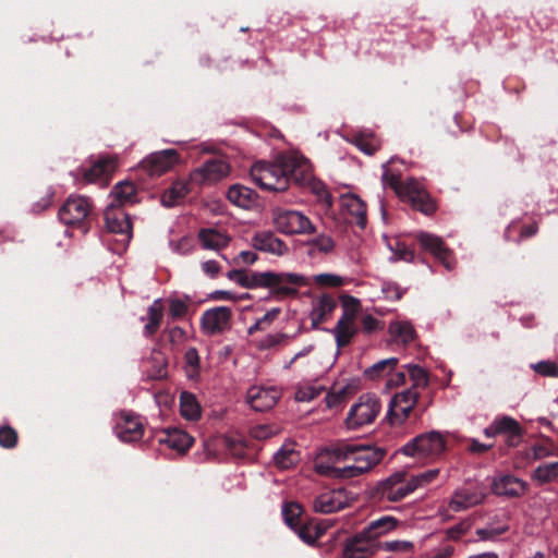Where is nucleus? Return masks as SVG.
I'll return each mask as SVG.
<instances>
[{
    "instance_id": "obj_52",
    "label": "nucleus",
    "mask_w": 558,
    "mask_h": 558,
    "mask_svg": "<svg viewBox=\"0 0 558 558\" xmlns=\"http://www.w3.org/2000/svg\"><path fill=\"white\" fill-rule=\"evenodd\" d=\"M381 292L385 299L390 301H398L403 294V290H401L397 283L391 281H386L383 283Z\"/></svg>"
},
{
    "instance_id": "obj_37",
    "label": "nucleus",
    "mask_w": 558,
    "mask_h": 558,
    "mask_svg": "<svg viewBox=\"0 0 558 558\" xmlns=\"http://www.w3.org/2000/svg\"><path fill=\"white\" fill-rule=\"evenodd\" d=\"M499 435H506L509 440L520 438L523 429L519 422L513 417L504 415L498 416L494 420Z\"/></svg>"
},
{
    "instance_id": "obj_25",
    "label": "nucleus",
    "mask_w": 558,
    "mask_h": 558,
    "mask_svg": "<svg viewBox=\"0 0 558 558\" xmlns=\"http://www.w3.org/2000/svg\"><path fill=\"white\" fill-rule=\"evenodd\" d=\"M344 507V496L340 490L325 492L318 495L313 501L316 512L331 513Z\"/></svg>"
},
{
    "instance_id": "obj_15",
    "label": "nucleus",
    "mask_w": 558,
    "mask_h": 558,
    "mask_svg": "<svg viewBox=\"0 0 558 558\" xmlns=\"http://www.w3.org/2000/svg\"><path fill=\"white\" fill-rule=\"evenodd\" d=\"M281 395L277 387L253 386L247 390L246 401L252 409L263 412L272 409Z\"/></svg>"
},
{
    "instance_id": "obj_16",
    "label": "nucleus",
    "mask_w": 558,
    "mask_h": 558,
    "mask_svg": "<svg viewBox=\"0 0 558 558\" xmlns=\"http://www.w3.org/2000/svg\"><path fill=\"white\" fill-rule=\"evenodd\" d=\"M231 316V308L227 306L207 310L201 319L202 328L207 335L220 333L229 328Z\"/></svg>"
},
{
    "instance_id": "obj_24",
    "label": "nucleus",
    "mask_w": 558,
    "mask_h": 558,
    "mask_svg": "<svg viewBox=\"0 0 558 558\" xmlns=\"http://www.w3.org/2000/svg\"><path fill=\"white\" fill-rule=\"evenodd\" d=\"M342 208L350 215L351 222L361 229L366 226V204L356 195L345 194L341 197Z\"/></svg>"
},
{
    "instance_id": "obj_23",
    "label": "nucleus",
    "mask_w": 558,
    "mask_h": 558,
    "mask_svg": "<svg viewBox=\"0 0 558 558\" xmlns=\"http://www.w3.org/2000/svg\"><path fill=\"white\" fill-rule=\"evenodd\" d=\"M116 162L112 158H99L84 171V178L88 183H107L109 177L114 171Z\"/></svg>"
},
{
    "instance_id": "obj_28",
    "label": "nucleus",
    "mask_w": 558,
    "mask_h": 558,
    "mask_svg": "<svg viewBox=\"0 0 558 558\" xmlns=\"http://www.w3.org/2000/svg\"><path fill=\"white\" fill-rule=\"evenodd\" d=\"M399 521L391 515H384L377 520L369 522V524L363 530L364 535L376 541L388 534L389 532L397 529Z\"/></svg>"
},
{
    "instance_id": "obj_59",
    "label": "nucleus",
    "mask_w": 558,
    "mask_h": 558,
    "mask_svg": "<svg viewBox=\"0 0 558 558\" xmlns=\"http://www.w3.org/2000/svg\"><path fill=\"white\" fill-rule=\"evenodd\" d=\"M361 323H362L363 330L367 333H371V332H374L377 330H381L384 328V323L381 320H378L377 318H375L372 315H365L362 318Z\"/></svg>"
},
{
    "instance_id": "obj_63",
    "label": "nucleus",
    "mask_w": 558,
    "mask_h": 558,
    "mask_svg": "<svg viewBox=\"0 0 558 558\" xmlns=\"http://www.w3.org/2000/svg\"><path fill=\"white\" fill-rule=\"evenodd\" d=\"M227 277L238 283L240 287L247 289V272L241 269H232L228 271Z\"/></svg>"
},
{
    "instance_id": "obj_35",
    "label": "nucleus",
    "mask_w": 558,
    "mask_h": 558,
    "mask_svg": "<svg viewBox=\"0 0 558 558\" xmlns=\"http://www.w3.org/2000/svg\"><path fill=\"white\" fill-rule=\"evenodd\" d=\"M389 333L391 337L403 344L414 341L416 332L410 322L396 320L389 324Z\"/></svg>"
},
{
    "instance_id": "obj_3",
    "label": "nucleus",
    "mask_w": 558,
    "mask_h": 558,
    "mask_svg": "<svg viewBox=\"0 0 558 558\" xmlns=\"http://www.w3.org/2000/svg\"><path fill=\"white\" fill-rule=\"evenodd\" d=\"M307 284L304 276L293 272H247V289L266 288L277 296L296 295L298 288Z\"/></svg>"
},
{
    "instance_id": "obj_7",
    "label": "nucleus",
    "mask_w": 558,
    "mask_h": 558,
    "mask_svg": "<svg viewBox=\"0 0 558 558\" xmlns=\"http://www.w3.org/2000/svg\"><path fill=\"white\" fill-rule=\"evenodd\" d=\"M360 301L348 296L343 300V313L338 319L336 326L330 330L333 335L337 347L343 348L350 344L357 332L355 318L360 311Z\"/></svg>"
},
{
    "instance_id": "obj_46",
    "label": "nucleus",
    "mask_w": 558,
    "mask_h": 558,
    "mask_svg": "<svg viewBox=\"0 0 558 558\" xmlns=\"http://www.w3.org/2000/svg\"><path fill=\"white\" fill-rule=\"evenodd\" d=\"M409 376L413 383V389L417 387H426L428 384L427 373L424 368L417 365L408 366Z\"/></svg>"
},
{
    "instance_id": "obj_31",
    "label": "nucleus",
    "mask_w": 558,
    "mask_h": 558,
    "mask_svg": "<svg viewBox=\"0 0 558 558\" xmlns=\"http://www.w3.org/2000/svg\"><path fill=\"white\" fill-rule=\"evenodd\" d=\"M202 244H227L234 241L233 235L223 227L216 226L202 229L198 233Z\"/></svg>"
},
{
    "instance_id": "obj_6",
    "label": "nucleus",
    "mask_w": 558,
    "mask_h": 558,
    "mask_svg": "<svg viewBox=\"0 0 558 558\" xmlns=\"http://www.w3.org/2000/svg\"><path fill=\"white\" fill-rule=\"evenodd\" d=\"M445 450L446 440L444 436L437 432L422 434L402 447L404 454L426 460L438 458Z\"/></svg>"
},
{
    "instance_id": "obj_26",
    "label": "nucleus",
    "mask_w": 558,
    "mask_h": 558,
    "mask_svg": "<svg viewBox=\"0 0 558 558\" xmlns=\"http://www.w3.org/2000/svg\"><path fill=\"white\" fill-rule=\"evenodd\" d=\"M228 199L235 206L243 209H251L257 204V193L244 185L233 184L227 192Z\"/></svg>"
},
{
    "instance_id": "obj_8",
    "label": "nucleus",
    "mask_w": 558,
    "mask_h": 558,
    "mask_svg": "<svg viewBox=\"0 0 558 558\" xmlns=\"http://www.w3.org/2000/svg\"><path fill=\"white\" fill-rule=\"evenodd\" d=\"M347 441H339L320 450L314 462L315 472L323 476L340 480V473L336 471H341V466L338 464L343 463L347 459Z\"/></svg>"
},
{
    "instance_id": "obj_58",
    "label": "nucleus",
    "mask_w": 558,
    "mask_h": 558,
    "mask_svg": "<svg viewBox=\"0 0 558 558\" xmlns=\"http://www.w3.org/2000/svg\"><path fill=\"white\" fill-rule=\"evenodd\" d=\"M186 312H187V305L185 304V302H183V301H181L179 299L170 301V303H169V315L173 319H177V318H180V317L184 316Z\"/></svg>"
},
{
    "instance_id": "obj_5",
    "label": "nucleus",
    "mask_w": 558,
    "mask_h": 558,
    "mask_svg": "<svg viewBox=\"0 0 558 558\" xmlns=\"http://www.w3.org/2000/svg\"><path fill=\"white\" fill-rule=\"evenodd\" d=\"M380 411V399L374 393H364L351 405L344 425L349 430L360 429L373 424Z\"/></svg>"
},
{
    "instance_id": "obj_9",
    "label": "nucleus",
    "mask_w": 558,
    "mask_h": 558,
    "mask_svg": "<svg viewBox=\"0 0 558 558\" xmlns=\"http://www.w3.org/2000/svg\"><path fill=\"white\" fill-rule=\"evenodd\" d=\"M278 230L287 234H305L315 231L310 219L301 211L276 208L272 211Z\"/></svg>"
},
{
    "instance_id": "obj_54",
    "label": "nucleus",
    "mask_w": 558,
    "mask_h": 558,
    "mask_svg": "<svg viewBox=\"0 0 558 558\" xmlns=\"http://www.w3.org/2000/svg\"><path fill=\"white\" fill-rule=\"evenodd\" d=\"M345 388L327 393L325 402L328 409H338L344 401Z\"/></svg>"
},
{
    "instance_id": "obj_53",
    "label": "nucleus",
    "mask_w": 558,
    "mask_h": 558,
    "mask_svg": "<svg viewBox=\"0 0 558 558\" xmlns=\"http://www.w3.org/2000/svg\"><path fill=\"white\" fill-rule=\"evenodd\" d=\"M315 282L324 287H340L343 284V278L331 274H320L315 276Z\"/></svg>"
},
{
    "instance_id": "obj_12",
    "label": "nucleus",
    "mask_w": 558,
    "mask_h": 558,
    "mask_svg": "<svg viewBox=\"0 0 558 558\" xmlns=\"http://www.w3.org/2000/svg\"><path fill=\"white\" fill-rule=\"evenodd\" d=\"M418 393L410 388L396 393L389 403L388 420L391 425H401L416 405Z\"/></svg>"
},
{
    "instance_id": "obj_62",
    "label": "nucleus",
    "mask_w": 558,
    "mask_h": 558,
    "mask_svg": "<svg viewBox=\"0 0 558 558\" xmlns=\"http://www.w3.org/2000/svg\"><path fill=\"white\" fill-rule=\"evenodd\" d=\"M417 244H422V245H425V244H442L444 243V240L435 234H432V233H428V232H423V231H420L415 234V239H414Z\"/></svg>"
},
{
    "instance_id": "obj_56",
    "label": "nucleus",
    "mask_w": 558,
    "mask_h": 558,
    "mask_svg": "<svg viewBox=\"0 0 558 558\" xmlns=\"http://www.w3.org/2000/svg\"><path fill=\"white\" fill-rule=\"evenodd\" d=\"M257 254L254 251H242L233 257V264L236 266L252 265L257 260Z\"/></svg>"
},
{
    "instance_id": "obj_64",
    "label": "nucleus",
    "mask_w": 558,
    "mask_h": 558,
    "mask_svg": "<svg viewBox=\"0 0 558 558\" xmlns=\"http://www.w3.org/2000/svg\"><path fill=\"white\" fill-rule=\"evenodd\" d=\"M404 383H405V374L403 372H396V373L392 372L388 376V379L386 383V388L387 389L396 388V387L403 385Z\"/></svg>"
},
{
    "instance_id": "obj_2",
    "label": "nucleus",
    "mask_w": 558,
    "mask_h": 558,
    "mask_svg": "<svg viewBox=\"0 0 558 558\" xmlns=\"http://www.w3.org/2000/svg\"><path fill=\"white\" fill-rule=\"evenodd\" d=\"M392 161L391 159L388 163L383 165L381 181L384 186L391 187L402 201L410 203L414 209L425 215L434 213L435 203L423 185L412 178L402 182L400 177L390 168Z\"/></svg>"
},
{
    "instance_id": "obj_49",
    "label": "nucleus",
    "mask_w": 558,
    "mask_h": 558,
    "mask_svg": "<svg viewBox=\"0 0 558 558\" xmlns=\"http://www.w3.org/2000/svg\"><path fill=\"white\" fill-rule=\"evenodd\" d=\"M535 373L546 377H558V364L553 361H541L532 365Z\"/></svg>"
},
{
    "instance_id": "obj_32",
    "label": "nucleus",
    "mask_w": 558,
    "mask_h": 558,
    "mask_svg": "<svg viewBox=\"0 0 558 558\" xmlns=\"http://www.w3.org/2000/svg\"><path fill=\"white\" fill-rule=\"evenodd\" d=\"M180 414L186 421H197L202 415V408L196 397L187 391L180 395Z\"/></svg>"
},
{
    "instance_id": "obj_30",
    "label": "nucleus",
    "mask_w": 558,
    "mask_h": 558,
    "mask_svg": "<svg viewBox=\"0 0 558 558\" xmlns=\"http://www.w3.org/2000/svg\"><path fill=\"white\" fill-rule=\"evenodd\" d=\"M135 185L132 182L122 181L114 185L110 193V206L120 207L125 204H132L135 201Z\"/></svg>"
},
{
    "instance_id": "obj_33",
    "label": "nucleus",
    "mask_w": 558,
    "mask_h": 558,
    "mask_svg": "<svg viewBox=\"0 0 558 558\" xmlns=\"http://www.w3.org/2000/svg\"><path fill=\"white\" fill-rule=\"evenodd\" d=\"M163 318V305L160 299H157L147 310V323L144 326V332L150 337L160 328Z\"/></svg>"
},
{
    "instance_id": "obj_47",
    "label": "nucleus",
    "mask_w": 558,
    "mask_h": 558,
    "mask_svg": "<svg viewBox=\"0 0 558 558\" xmlns=\"http://www.w3.org/2000/svg\"><path fill=\"white\" fill-rule=\"evenodd\" d=\"M438 474H439V470L433 469V470L425 471L418 475L410 476L409 478H410L412 486L415 490L420 487H425L426 485H428L429 483L435 481L436 477L438 476Z\"/></svg>"
},
{
    "instance_id": "obj_19",
    "label": "nucleus",
    "mask_w": 558,
    "mask_h": 558,
    "mask_svg": "<svg viewBox=\"0 0 558 558\" xmlns=\"http://www.w3.org/2000/svg\"><path fill=\"white\" fill-rule=\"evenodd\" d=\"M116 433L122 441H137L143 437L144 426L136 415L121 412L117 415Z\"/></svg>"
},
{
    "instance_id": "obj_48",
    "label": "nucleus",
    "mask_w": 558,
    "mask_h": 558,
    "mask_svg": "<svg viewBox=\"0 0 558 558\" xmlns=\"http://www.w3.org/2000/svg\"><path fill=\"white\" fill-rule=\"evenodd\" d=\"M294 531L296 532L299 537L306 544L313 545L317 541L315 527L313 524L310 523V521L302 522Z\"/></svg>"
},
{
    "instance_id": "obj_27",
    "label": "nucleus",
    "mask_w": 558,
    "mask_h": 558,
    "mask_svg": "<svg viewBox=\"0 0 558 558\" xmlns=\"http://www.w3.org/2000/svg\"><path fill=\"white\" fill-rule=\"evenodd\" d=\"M145 373L149 379L160 380L168 376V359L159 350H153L145 361Z\"/></svg>"
},
{
    "instance_id": "obj_39",
    "label": "nucleus",
    "mask_w": 558,
    "mask_h": 558,
    "mask_svg": "<svg viewBox=\"0 0 558 558\" xmlns=\"http://www.w3.org/2000/svg\"><path fill=\"white\" fill-rule=\"evenodd\" d=\"M295 183L311 186L312 191L318 196L319 201L324 204V206L329 208L332 205V198L330 193L328 192L324 183L314 178L312 169L310 178L307 180L295 181Z\"/></svg>"
},
{
    "instance_id": "obj_50",
    "label": "nucleus",
    "mask_w": 558,
    "mask_h": 558,
    "mask_svg": "<svg viewBox=\"0 0 558 558\" xmlns=\"http://www.w3.org/2000/svg\"><path fill=\"white\" fill-rule=\"evenodd\" d=\"M184 359L189 376L194 377L195 375L198 374L199 369V355L197 350L195 348L187 349Z\"/></svg>"
},
{
    "instance_id": "obj_17",
    "label": "nucleus",
    "mask_w": 558,
    "mask_h": 558,
    "mask_svg": "<svg viewBox=\"0 0 558 558\" xmlns=\"http://www.w3.org/2000/svg\"><path fill=\"white\" fill-rule=\"evenodd\" d=\"M105 225L109 232L123 236L122 241L129 243L132 239V223L130 217L119 209L108 205L105 210Z\"/></svg>"
},
{
    "instance_id": "obj_13",
    "label": "nucleus",
    "mask_w": 558,
    "mask_h": 558,
    "mask_svg": "<svg viewBox=\"0 0 558 558\" xmlns=\"http://www.w3.org/2000/svg\"><path fill=\"white\" fill-rule=\"evenodd\" d=\"M414 488L405 472H397L380 483L379 494L388 501H399L413 493Z\"/></svg>"
},
{
    "instance_id": "obj_38",
    "label": "nucleus",
    "mask_w": 558,
    "mask_h": 558,
    "mask_svg": "<svg viewBox=\"0 0 558 558\" xmlns=\"http://www.w3.org/2000/svg\"><path fill=\"white\" fill-rule=\"evenodd\" d=\"M190 192L189 182L184 180L175 181L169 190L162 195L163 205L173 206L179 199L183 198Z\"/></svg>"
},
{
    "instance_id": "obj_60",
    "label": "nucleus",
    "mask_w": 558,
    "mask_h": 558,
    "mask_svg": "<svg viewBox=\"0 0 558 558\" xmlns=\"http://www.w3.org/2000/svg\"><path fill=\"white\" fill-rule=\"evenodd\" d=\"M253 240L254 244H282L281 240H279L272 232L270 231H262L254 234Z\"/></svg>"
},
{
    "instance_id": "obj_43",
    "label": "nucleus",
    "mask_w": 558,
    "mask_h": 558,
    "mask_svg": "<svg viewBox=\"0 0 558 558\" xmlns=\"http://www.w3.org/2000/svg\"><path fill=\"white\" fill-rule=\"evenodd\" d=\"M301 514H302V508L296 502H288L282 508V515H283L284 522L292 530H296V527L302 523Z\"/></svg>"
},
{
    "instance_id": "obj_18",
    "label": "nucleus",
    "mask_w": 558,
    "mask_h": 558,
    "mask_svg": "<svg viewBox=\"0 0 558 558\" xmlns=\"http://www.w3.org/2000/svg\"><path fill=\"white\" fill-rule=\"evenodd\" d=\"M486 498V493L480 487H463L457 489L448 502L449 510L460 512L481 505Z\"/></svg>"
},
{
    "instance_id": "obj_42",
    "label": "nucleus",
    "mask_w": 558,
    "mask_h": 558,
    "mask_svg": "<svg viewBox=\"0 0 558 558\" xmlns=\"http://www.w3.org/2000/svg\"><path fill=\"white\" fill-rule=\"evenodd\" d=\"M356 147L366 155H373L379 147V141L372 133H359L354 137Z\"/></svg>"
},
{
    "instance_id": "obj_4",
    "label": "nucleus",
    "mask_w": 558,
    "mask_h": 558,
    "mask_svg": "<svg viewBox=\"0 0 558 558\" xmlns=\"http://www.w3.org/2000/svg\"><path fill=\"white\" fill-rule=\"evenodd\" d=\"M347 459L341 466L340 480H350L357 477L375 465H377L383 457L384 452L369 446H360L348 442Z\"/></svg>"
},
{
    "instance_id": "obj_14",
    "label": "nucleus",
    "mask_w": 558,
    "mask_h": 558,
    "mask_svg": "<svg viewBox=\"0 0 558 558\" xmlns=\"http://www.w3.org/2000/svg\"><path fill=\"white\" fill-rule=\"evenodd\" d=\"M179 162L180 156L175 149H163L149 154L143 159L141 166L150 175H162Z\"/></svg>"
},
{
    "instance_id": "obj_34",
    "label": "nucleus",
    "mask_w": 558,
    "mask_h": 558,
    "mask_svg": "<svg viewBox=\"0 0 558 558\" xmlns=\"http://www.w3.org/2000/svg\"><path fill=\"white\" fill-rule=\"evenodd\" d=\"M398 364L397 357L381 360L364 371V376L371 380H379L388 377Z\"/></svg>"
},
{
    "instance_id": "obj_11",
    "label": "nucleus",
    "mask_w": 558,
    "mask_h": 558,
    "mask_svg": "<svg viewBox=\"0 0 558 558\" xmlns=\"http://www.w3.org/2000/svg\"><path fill=\"white\" fill-rule=\"evenodd\" d=\"M230 165L221 159L215 158L206 161L190 174V181L197 185H209L217 183L230 174Z\"/></svg>"
},
{
    "instance_id": "obj_51",
    "label": "nucleus",
    "mask_w": 558,
    "mask_h": 558,
    "mask_svg": "<svg viewBox=\"0 0 558 558\" xmlns=\"http://www.w3.org/2000/svg\"><path fill=\"white\" fill-rule=\"evenodd\" d=\"M508 531V526H489L484 529H477L476 535L481 541H495L499 535L506 533Z\"/></svg>"
},
{
    "instance_id": "obj_36",
    "label": "nucleus",
    "mask_w": 558,
    "mask_h": 558,
    "mask_svg": "<svg viewBox=\"0 0 558 558\" xmlns=\"http://www.w3.org/2000/svg\"><path fill=\"white\" fill-rule=\"evenodd\" d=\"M274 461L279 469L287 470L298 464L300 453L293 444H286L275 453Z\"/></svg>"
},
{
    "instance_id": "obj_55",
    "label": "nucleus",
    "mask_w": 558,
    "mask_h": 558,
    "mask_svg": "<svg viewBox=\"0 0 558 558\" xmlns=\"http://www.w3.org/2000/svg\"><path fill=\"white\" fill-rule=\"evenodd\" d=\"M392 255L390 257L391 260H405L411 262L414 257V252L411 250V246H391Z\"/></svg>"
},
{
    "instance_id": "obj_21",
    "label": "nucleus",
    "mask_w": 558,
    "mask_h": 558,
    "mask_svg": "<svg viewBox=\"0 0 558 558\" xmlns=\"http://www.w3.org/2000/svg\"><path fill=\"white\" fill-rule=\"evenodd\" d=\"M378 549V544L364 535V532L357 533L345 545L344 556L347 558H371Z\"/></svg>"
},
{
    "instance_id": "obj_22",
    "label": "nucleus",
    "mask_w": 558,
    "mask_h": 558,
    "mask_svg": "<svg viewBox=\"0 0 558 558\" xmlns=\"http://www.w3.org/2000/svg\"><path fill=\"white\" fill-rule=\"evenodd\" d=\"M158 441L179 453H184L193 445L194 438L182 429L168 428L160 435Z\"/></svg>"
},
{
    "instance_id": "obj_44",
    "label": "nucleus",
    "mask_w": 558,
    "mask_h": 558,
    "mask_svg": "<svg viewBox=\"0 0 558 558\" xmlns=\"http://www.w3.org/2000/svg\"><path fill=\"white\" fill-rule=\"evenodd\" d=\"M424 248L427 253L440 260L448 270L454 267L451 251L448 246H424Z\"/></svg>"
},
{
    "instance_id": "obj_40",
    "label": "nucleus",
    "mask_w": 558,
    "mask_h": 558,
    "mask_svg": "<svg viewBox=\"0 0 558 558\" xmlns=\"http://www.w3.org/2000/svg\"><path fill=\"white\" fill-rule=\"evenodd\" d=\"M324 391V387L312 383H301L296 386L294 399L298 402H310Z\"/></svg>"
},
{
    "instance_id": "obj_57",
    "label": "nucleus",
    "mask_w": 558,
    "mask_h": 558,
    "mask_svg": "<svg viewBox=\"0 0 558 558\" xmlns=\"http://www.w3.org/2000/svg\"><path fill=\"white\" fill-rule=\"evenodd\" d=\"M384 548L388 551L408 553L413 549V543L410 541H391L386 542Z\"/></svg>"
},
{
    "instance_id": "obj_45",
    "label": "nucleus",
    "mask_w": 558,
    "mask_h": 558,
    "mask_svg": "<svg viewBox=\"0 0 558 558\" xmlns=\"http://www.w3.org/2000/svg\"><path fill=\"white\" fill-rule=\"evenodd\" d=\"M16 430L9 426H0V446L7 449L14 448L17 444Z\"/></svg>"
},
{
    "instance_id": "obj_20",
    "label": "nucleus",
    "mask_w": 558,
    "mask_h": 558,
    "mask_svg": "<svg viewBox=\"0 0 558 558\" xmlns=\"http://www.w3.org/2000/svg\"><path fill=\"white\" fill-rule=\"evenodd\" d=\"M492 490L497 496L517 498L525 494L527 483L513 475H498L492 482Z\"/></svg>"
},
{
    "instance_id": "obj_61",
    "label": "nucleus",
    "mask_w": 558,
    "mask_h": 558,
    "mask_svg": "<svg viewBox=\"0 0 558 558\" xmlns=\"http://www.w3.org/2000/svg\"><path fill=\"white\" fill-rule=\"evenodd\" d=\"M252 436L256 439H267L277 434V429L268 425H258L252 428Z\"/></svg>"
},
{
    "instance_id": "obj_1",
    "label": "nucleus",
    "mask_w": 558,
    "mask_h": 558,
    "mask_svg": "<svg viewBox=\"0 0 558 558\" xmlns=\"http://www.w3.org/2000/svg\"><path fill=\"white\" fill-rule=\"evenodd\" d=\"M250 174L265 190L284 191L290 180L295 182L310 178L311 162L298 151H289L278 155L274 162H256Z\"/></svg>"
},
{
    "instance_id": "obj_29",
    "label": "nucleus",
    "mask_w": 558,
    "mask_h": 558,
    "mask_svg": "<svg viewBox=\"0 0 558 558\" xmlns=\"http://www.w3.org/2000/svg\"><path fill=\"white\" fill-rule=\"evenodd\" d=\"M336 305L337 304L333 298L329 295H322L315 302L310 314L313 327H317L319 324L326 322L331 316Z\"/></svg>"
},
{
    "instance_id": "obj_41",
    "label": "nucleus",
    "mask_w": 558,
    "mask_h": 558,
    "mask_svg": "<svg viewBox=\"0 0 558 558\" xmlns=\"http://www.w3.org/2000/svg\"><path fill=\"white\" fill-rule=\"evenodd\" d=\"M558 477V462L544 463L538 465L533 474L532 478L539 484H546L553 482Z\"/></svg>"
},
{
    "instance_id": "obj_10",
    "label": "nucleus",
    "mask_w": 558,
    "mask_h": 558,
    "mask_svg": "<svg viewBox=\"0 0 558 558\" xmlns=\"http://www.w3.org/2000/svg\"><path fill=\"white\" fill-rule=\"evenodd\" d=\"M90 209L92 204L87 197L70 195L59 209V219L66 226H77L80 231L83 232L82 223L86 220Z\"/></svg>"
}]
</instances>
